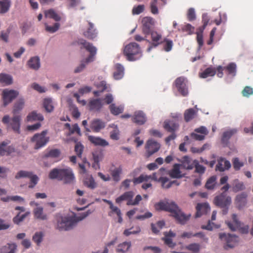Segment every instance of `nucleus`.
Returning a JSON list of instances; mask_svg holds the SVG:
<instances>
[{"instance_id": "f257e3e1", "label": "nucleus", "mask_w": 253, "mask_h": 253, "mask_svg": "<svg viewBox=\"0 0 253 253\" xmlns=\"http://www.w3.org/2000/svg\"><path fill=\"white\" fill-rule=\"evenodd\" d=\"M155 208L157 210L165 211L171 213L178 222L184 224L189 219L190 214H184L173 202H160L155 204Z\"/></svg>"}, {"instance_id": "f03ea898", "label": "nucleus", "mask_w": 253, "mask_h": 253, "mask_svg": "<svg viewBox=\"0 0 253 253\" xmlns=\"http://www.w3.org/2000/svg\"><path fill=\"white\" fill-rule=\"evenodd\" d=\"M91 212L89 211L78 216H70L58 213L56 215V229L60 231H67L72 229L78 222L88 216Z\"/></svg>"}, {"instance_id": "7ed1b4c3", "label": "nucleus", "mask_w": 253, "mask_h": 253, "mask_svg": "<svg viewBox=\"0 0 253 253\" xmlns=\"http://www.w3.org/2000/svg\"><path fill=\"white\" fill-rule=\"evenodd\" d=\"M77 43L81 46V49H85L89 52L90 54L85 60L82 61L81 64L75 69L74 72L75 73L82 72L85 68L86 64L93 61L97 52L96 48L92 43L87 42L83 39H79L77 41Z\"/></svg>"}, {"instance_id": "20e7f679", "label": "nucleus", "mask_w": 253, "mask_h": 253, "mask_svg": "<svg viewBox=\"0 0 253 253\" xmlns=\"http://www.w3.org/2000/svg\"><path fill=\"white\" fill-rule=\"evenodd\" d=\"M48 177L50 179H57L63 181L65 184L72 183L75 176L71 169H52L49 173Z\"/></svg>"}, {"instance_id": "39448f33", "label": "nucleus", "mask_w": 253, "mask_h": 253, "mask_svg": "<svg viewBox=\"0 0 253 253\" xmlns=\"http://www.w3.org/2000/svg\"><path fill=\"white\" fill-rule=\"evenodd\" d=\"M124 54L129 61H134L140 59L142 54L139 45L135 42H130L124 49Z\"/></svg>"}, {"instance_id": "423d86ee", "label": "nucleus", "mask_w": 253, "mask_h": 253, "mask_svg": "<svg viewBox=\"0 0 253 253\" xmlns=\"http://www.w3.org/2000/svg\"><path fill=\"white\" fill-rule=\"evenodd\" d=\"M21 117L15 115L10 118L8 115H5L2 119V122L6 125L7 129H12L14 132L20 133Z\"/></svg>"}, {"instance_id": "0eeeda50", "label": "nucleus", "mask_w": 253, "mask_h": 253, "mask_svg": "<svg viewBox=\"0 0 253 253\" xmlns=\"http://www.w3.org/2000/svg\"><path fill=\"white\" fill-rule=\"evenodd\" d=\"M214 203L216 206L222 209V213L225 215L228 212L229 207L231 203V198L225 193L222 192L214 198Z\"/></svg>"}, {"instance_id": "6e6552de", "label": "nucleus", "mask_w": 253, "mask_h": 253, "mask_svg": "<svg viewBox=\"0 0 253 253\" xmlns=\"http://www.w3.org/2000/svg\"><path fill=\"white\" fill-rule=\"evenodd\" d=\"M150 40H146V41L149 43V45L147 49V52H150L154 48L161 45L164 42V38L161 33L156 31H152L150 34Z\"/></svg>"}, {"instance_id": "1a4fd4ad", "label": "nucleus", "mask_w": 253, "mask_h": 253, "mask_svg": "<svg viewBox=\"0 0 253 253\" xmlns=\"http://www.w3.org/2000/svg\"><path fill=\"white\" fill-rule=\"evenodd\" d=\"M47 130H43L40 133L35 134L31 138V141L34 143V149L38 150L44 146L49 141V138L46 137Z\"/></svg>"}, {"instance_id": "9d476101", "label": "nucleus", "mask_w": 253, "mask_h": 253, "mask_svg": "<svg viewBox=\"0 0 253 253\" xmlns=\"http://www.w3.org/2000/svg\"><path fill=\"white\" fill-rule=\"evenodd\" d=\"M219 237L221 241L226 243L225 249H227V248H234L239 242L238 237L235 235L224 233H220Z\"/></svg>"}, {"instance_id": "9b49d317", "label": "nucleus", "mask_w": 253, "mask_h": 253, "mask_svg": "<svg viewBox=\"0 0 253 253\" xmlns=\"http://www.w3.org/2000/svg\"><path fill=\"white\" fill-rule=\"evenodd\" d=\"M141 23L142 33L146 38H148L149 34L153 31L155 20L151 17H144L142 19Z\"/></svg>"}, {"instance_id": "f8f14e48", "label": "nucleus", "mask_w": 253, "mask_h": 253, "mask_svg": "<svg viewBox=\"0 0 253 253\" xmlns=\"http://www.w3.org/2000/svg\"><path fill=\"white\" fill-rule=\"evenodd\" d=\"M175 87L180 94L185 96L188 94L187 81L183 77L177 78L174 82Z\"/></svg>"}, {"instance_id": "ddd939ff", "label": "nucleus", "mask_w": 253, "mask_h": 253, "mask_svg": "<svg viewBox=\"0 0 253 253\" xmlns=\"http://www.w3.org/2000/svg\"><path fill=\"white\" fill-rule=\"evenodd\" d=\"M160 143L153 139H149L146 144V156L147 158L157 152L160 149Z\"/></svg>"}, {"instance_id": "4468645a", "label": "nucleus", "mask_w": 253, "mask_h": 253, "mask_svg": "<svg viewBox=\"0 0 253 253\" xmlns=\"http://www.w3.org/2000/svg\"><path fill=\"white\" fill-rule=\"evenodd\" d=\"M139 171L140 169H135L130 173V176L133 177L132 181L134 185H137L145 182H149L151 178V175H148L144 174H142L139 176L136 177L135 176Z\"/></svg>"}, {"instance_id": "2eb2a0df", "label": "nucleus", "mask_w": 253, "mask_h": 253, "mask_svg": "<svg viewBox=\"0 0 253 253\" xmlns=\"http://www.w3.org/2000/svg\"><path fill=\"white\" fill-rule=\"evenodd\" d=\"M18 95V92L14 90L4 89L2 91V99L4 106L10 103Z\"/></svg>"}, {"instance_id": "dca6fc26", "label": "nucleus", "mask_w": 253, "mask_h": 253, "mask_svg": "<svg viewBox=\"0 0 253 253\" xmlns=\"http://www.w3.org/2000/svg\"><path fill=\"white\" fill-rule=\"evenodd\" d=\"M232 221H226L225 222L228 228L233 231L237 230L241 226L242 223L239 220L237 215L235 213L232 214Z\"/></svg>"}, {"instance_id": "f3484780", "label": "nucleus", "mask_w": 253, "mask_h": 253, "mask_svg": "<svg viewBox=\"0 0 253 253\" xmlns=\"http://www.w3.org/2000/svg\"><path fill=\"white\" fill-rule=\"evenodd\" d=\"M102 100L100 98L90 99L88 103L89 110L92 111H99L103 106Z\"/></svg>"}, {"instance_id": "a211bd4d", "label": "nucleus", "mask_w": 253, "mask_h": 253, "mask_svg": "<svg viewBox=\"0 0 253 253\" xmlns=\"http://www.w3.org/2000/svg\"><path fill=\"white\" fill-rule=\"evenodd\" d=\"M231 168V164L228 160L224 158L220 157L217 160V164L216 166L215 170L222 172L229 169Z\"/></svg>"}, {"instance_id": "6ab92c4d", "label": "nucleus", "mask_w": 253, "mask_h": 253, "mask_svg": "<svg viewBox=\"0 0 253 253\" xmlns=\"http://www.w3.org/2000/svg\"><path fill=\"white\" fill-rule=\"evenodd\" d=\"M134 195V193L132 191L125 192L120 196L116 199V202L117 204H120L124 201H126V205L130 206L128 203L131 200Z\"/></svg>"}, {"instance_id": "aec40b11", "label": "nucleus", "mask_w": 253, "mask_h": 253, "mask_svg": "<svg viewBox=\"0 0 253 253\" xmlns=\"http://www.w3.org/2000/svg\"><path fill=\"white\" fill-rule=\"evenodd\" d=\"M196 217H199L202 214H206L210 211V207L207 203H198L196 206Z\"/></svg>"}, {"instance_id": "412c9836", "label": "nucleus", "mask_w": 253, "mask_h": 253, "mask_svg": "<svg viewBox=\"0 0 253 253\" xmlns=\"http://www.w3.org/2000/svg\"><path fill=\"white\" fill-rule=\"evenodd\" d=\"M105 126V123L98 119L92 120L90 126L91 129L95 132H99L101 129L104 128Z\"/></svg>"}, {"instance_id": "4be33fe9", "label": "nucleus", "mask_w": 253, "mask_h": 253, "mask_svg": "<svg viewBox=\"0 0 253 253\" xmlns=\"http://www.w3.org/2000/svg\"><path fill=\"white\" fill-rule=\"evenodd\" d=\"M247 195L245 193H242L236 196L235 203L238 209L243 208L247 204Z\"/></svg>"}, {"instance_id": "5701e85b", "label": "nucleus", "mask_w": 253, "mask_h": 253, "mask_svg": "<svg viewBox=\"0 0 253 253\" xmlns=\"http://www.w3.org/2000/svg\"><path fill=\"white\" fill-rule=\"evenodd\" d=\"M110 172L113 181L118 182L121 180V175L123 172V169L121 166L111 169Z\"/></svg>"}, {"instance_id": "b1692460", "label": "nucleus", "mask_w": 253, "mask_h": 253, "mask_svg": "<svg viewBox=\"0 0 253 253\" xmlns=\"http://www.w3.org/2000/svg\"><path fill=\"white\" fill-rule=\"evenodd\" d=\"M180 165L175 164L173 166L172 169L169 171V174L170 177L173 178H180L184 176L180 170Z\"/></svg>"}, {"instance_id": "393cba45", "label": "nucleus", "mask_w": 253, "mask_h": 253, "mask_svg": "<svg viewBox=\"0 0 253 253\" xmlns=\"http://www.w3.org/2000/svg\"><path fill=\"white\" fill-rule=\"evenodd\" d=\"M89 27L86 31L83 33L84 36L88 39L93 40L97 36V32L94 28V25L90 22L88 23Z\"/></svg>"}, {"instance_id": "a878e982", "label": "nucleus", "mask_w": 253, "mask_h": 253, "mask_svg": "<svg viewBox=\"0 0 253 253\" xmlns=\"http://www.w3.org/2000/svg\"><path fill=\"white\" fill-rule=\"evenodd\" d=\"M238 130L236 128H233L223 133L221 138V142L222 144L227 145L229 143V140L234 134L237 132Z\"/></svg>"}, {"instance_id": "bb28decb", "label": "nucleus", "mask_w": 253, "mask_h": 253, "mask_svg": "<svg viewBox=\"0 0 253 253\" xmlns=\"http://www.w3.org/2000/svg\"><path fill=\"white\" fill-rule=\"evenodd\" d=\"M88 140L96 146H106L109 145V143L105 139L99 137H95L92 135L88 136Z\"/></svg>"}, {"instance_id": "cd10ccee", "label": "nucleus", "mask_w": 253, "mask_h": 253, "mask_svg": "<svg viewBox=\"0 0 253 253\" xmlns=\"http://www.w3.org/2000/svg\"><path fill=\"white\" fill-rule=\"evenodd\" d=\"M164 127L168 132L173 133L179 127V125L172 121H166L164 123Z\"/></svg>"}, {"instance_id": "c85d7f7f", "label": "nucleus", "mask_w": 253, "mask_h": 253, "mask_svg": "<svg viewBox=\"0 0 253 253\" xmlns=\"http://www.w3.org/2000/svg\"><path fill=\"white\" fill-rule=\"evenodd\" d=\"M132 121L135 124L141 125L146 122V117L143 112L139 111L135 112L132 117Z\"/></svg>"}, {"instance_id": "c756f323", "label": "nucleus", "mask_w": 253, "mask_h": 253, "mask_svg": "<svg viewBox=\"0 0 253 253\" xmlns=\"http://www.w3.org/2000/svg\"><path fill=\"white\" fill-rule=\"evenodd\" d=\"M197 110L194 108L186 110L184 113V119L186 122H189L195 118L197 114Z\"/></svg>"}, {"instance_id": "7c9ffc66", "label": "nucleus", "mask_w": 253, "mask_h": 253, "mask_svg": "<svg viewBox=\"0 0 253 253\" xmlns=\"http://www.w3.org/2000/svg\"><path fill=\"white\" fill-rule=\"evenodd\" d=\"M17 246L15 243H7L0 248V253H15Z\"/></svg>"}, {"instance_id": "2f4dec72", "label": "nucleus", "mask_w": 253, "mask_h": 253, "mask_svg": "<svg viewBox=\"0 0 253 253\" xmlns=\"http://www.w3.org/2000/svg\"><path fill=\"white\" fill-rule=\"evenodd\" d=\"M115 71L114 72V78L116 80H120L123 78L124 74V67L120 64L115 65Z\"/></svg>"}, {"instance_id": "473e14b6", "label": "nucleus", "mask_w": 253, "mask_h": 253, "mask_svg": "<svg viewBox=\"0 0 253 253\" xmlns=\"http://www.w3.org/2000/svg\"><path fill=\"white\" fill-rule=\"evenodd\" d=\"M26 120L28 122L42 121L43 120V116L41 114L37 113L36 111H33L28 115Z\"/></svg>"}, {"instance_id": "72a5a7b5", "label": "nucleus", "mask_w": 253, "mask_h": 253, "mask_svg": "<svg viewBox=\"0 0 253 253\" xmlns=\"http://www.w3.org/2000/svg\"><path fill=\"white\" fill-rule=\"evenodd\" d=\"M61 151L58 149H51L47 150L45 152L43 157L44 158H57L60 156Z\"/></svg>"}, {"instance_id": "f704fd0d", "label": "nucleus", "mask_w": 253, "mask_h": 253, "mask_svg": "<svg viewBox=\"0 0 253 253\" xmlns=\"http://www.w3.org/2000/svg\"><path fill=\"white\" fill-rule=\"evenodd\" d=\"M216 71L215 69L212 67H209L206 69L203 72L199 74V76L201 78H207L208 77L214 76Z\"/></svg>"}, {"instance_id": "c9c22d12", "label": "nucleus", "mask_w": 253, "mask_h": 253, "mask_svg": "<svg viewBox=\"0 0 253 253\" xmlns=\"http://www.w3.org/2000/svg\"><path fill=\"white\" fill-rule=\"evenodd\" d=\"M194 161L192 162L188 157L185 156L183 158V161L180 165V167L186 169H192L194 168Z\"/></svg>"}, {"instance_id": "e433bc0d", "label": "nucleus", "mask_w": 253, "mask_h": 253, "mask_svg": "<svg viewBox=\"0 0 253 253\" xmlns=\"http://www.w3.org/2000/svg\"><path fill=\"white\" fill-rule=\"evenodd\" d=\"M10 5V0H0V13H5L7 12L9 10Z\"/></svg>"}, {"instance_id": "4c0bfd02", "label": "nucleus", "mask_w": 253, "mask_h": 253, "mask_svg": "<svg viewBox=\"0 0 253 253\" xmlns=\"http://www.w3.org/2000/svg\"><path fill=\"white\" fill-rule=\"evenodd\" d=\"M29 67L34 70H38L40 66V59L38 57L31 58L28 62Z\"/></svg>"}, {"instance_id": "58836bf2", "label": "nucleus", "mask_w": 253, "mask_h": 253, "mask_svg": "<svg viewBox=\"0 0 253 253\" xmlns=\"http://www.w3.org/2000/svg\"><path fill=\"white\" fill-rule=\"evenodd\" d=\"M44 14L46 17L52 18L55 21H59L61 20V17L52 9L45 11Z\"/></svg>"}, {"instance_id": "ea45409f", "label": "nucleus", "mask_w": 253, "mask_h": 253, "mask_svg": "<svg viewBox=\"0 0 253 253\" xmlns=\"http://www.w3.org/2000/svg\"><path fill=\"white\" fill-rule=\"evenodd\" d=\"M165 225V223L163 220L158 221L156 224L151 223V229L153 233L154 234H158Z\"/></svg>"}, {"instance_id": "a19ab883", "label": "nucleus", "mask_w": 253, "mask_h": 253, "mask_svg": "<svg viewBox=\"0 0 253 253\" xmlns=\"http://www.w3.org/2000/svg\"><path fill=\"white\" fill-rule=\"evenodd\" d=\"M245 186L242 182H240L238 179H235L233 181V185L232 187V190L234 192H237L245 189Z\"/></svg>"}, {"instance_id": "79ce46f5", "label": "nucleus", "mask_w": 253, "mask_h": 253, "mask_svg": "<svg viewBox=\"0 0 253 253\" xmlns=\"http://www.w3.org/2000/svg\"><path fill=\"white\" fill-rule=\"evenodd\" d=\"M111 113L114 115H118L122 113L124 111V107L122 105L116 106L115 104H111L109 106Z\"/></svg>"}, {"instance_id": "37998d69", "label": "nucleus", "mask_w": 253, "mask_h": 253, "mask_svg": "<svg viewBox=\"0 0 253 253\" xmlns=\"http://www.w3.org/2000/svg\"><path fill=\"white\" fill-rule=\"evenodd\" d=\"M34 216L36 218L45 220L47 217L45 214L43 213V208L42 207H37L34 210Z\"/></svg>"}, {"instance_id": "c03bdc74", "label": "nucleus", "mask_w": 253, "mask_h": 253, "mask_svg": "<svg viewBox=\"0 0 253 253\" xmlns=\"http://www.w3.org/2000/svg\"><path fill=\"white\" fill-rule=\"evenodd\" d=\"M141 228L139 226L132 227L129 229H126L124 231V235L128 236L131 234H137L140 232Z\"/></svg>"}, {"instance_id": "a18cd8bd", "label": "nucleus", "mask_w": 253, "mask_h": 253, "mask_svg": "<svg viewBox=\"0 0 253 253\" xmlns=\"http://www.w3.org/2000/svg\"><path fill=\"white\" fill-rule=\"evenodd\" d=\"M24 101L23 99H20L15 103L13 109V113L14 115L18 113L24 107Z\"/></svg>"}, {"instance_id": "49530a36", "label": "nucleus", "mask_w": 253, "mask_h": 253, "mask_svg": "<svg viewBox=\"0 0 253 253\" xmlns=\"http://www.w3.org/2000/svg\"><path fill=\"white\" fill-rule=\"evenodd\" d=\"M7 143L5 142H2L0 144V156L9 155L11 151L10 150V147H7Z\"/></svg>"}, {"instance_id": "de8ad7c7", "label": "nucleus", "mask_w": 253, "mask_h": 253, "mask_svg": "<svg viewBox=\"0 0 253 253\" xmlns=\"http://www.w3.org/2000/svg\"><path fill=\"white\" fill-rule=\"evenodd\" d=\"M0 83L6 85L10 84L12 83V78L9 75L1 73L0 74Z\"/></svg>"}, {"instance_id": "09e8293b", "label": "nucleus", "mask_w": 253, "mask_h": 253, "mask_svg": "<svg viewBox=\"0 0 253 253\" xmlns=\"http://www.w3.org/2000/svg\"><path fill=\"white\" fill-rule=\"evenodd\" d=\"M131 246L130 242H125L122 244H120L118 245L117 249L118 252H122L125 253L126 252Z\"/></svg>"}, {"instance_id": "8fccbe9b", "label": "nucleus", "mask_w": 253, "mask_h": 253, "mask_svg": "<svg viewBox=\"0 0 253 253\" xmlns=\"http://www.w3.org/2000/svg\"><path fill=\"white\" fill-rule=\"evenodd\" d=\"M163 49L166 52L170 51L173 47V43L172 40L164 38L163 42Z\"/></svg>"}, {"instance_id": "3c124183", "label": "nucleus", "mask_w": 253, "mask_h": 253, "mask_svg": "<svg viewBox=\"0 0 253 253\" xmlns=\"http://www.w3.org/2000/svg\"><path fill=\"white\" fill-rule=\"evenodd\" d=\"M224 70H226L228 75L235 76L236 71V65L234 63H231L224 67Z\"/></svg>"}, {"instance_id": "603ef678", "label": "nucleus", "mask_w": 253, "mask_h": 253, "mask_svg": "<svg viewBox=\"0 0 253 253\" xmlns=\"http://www.w3.org/2000/svg\"><path fill=\"white\" fill-rule=\"evenodd\" d=\"M43 107L47 112H51L54 109L52 102L51 99L45 98L43 101Z\"/></svg>"}, {"instance_id": "864d4df0", "label": "nucleus", "mask_w": 253, "mask_h": 253, "mask_svg": "<svg viewBox=\"0 0 253 253\" xmlns=\"http://www.w3.org/2000/svg\"><path fill=\"white\" fill-rule=\"evenodd\" d=\"M84 184L87 187L93 189L96 187V184L92 176L86 178L84 181Z\"/></svg>"}, {"instance_id": "5fc2aeb1", "label": "nucleus", "mask_w": 253, "mask_h": 253, "mask_svg": "<svg viewBox=\"0 0 253 253\" xmlns=\"http://www.w3.org/2000/svg\"><path fill=\"white\" fill-rule=\"evenodd\" d=\"M185 248L194 253H198L200 250L201 246L198 243H192L186 246Z\"/></svg>"}, {"instance_id": "6e6d98bb", "label": "nucleus", "mask_w": 253, "mask_h": 253, "mask_svg": "<svg viewBox=\"0 0 253 253\" xmlns=\"http://www.w3.org/2000/svg\"><path fill=\"white\" fill-rule=\"evenodd\" d=\"M216 177L215 176H211L207 181L205 187L208 189H213L216 183Z\"/></svg>"}, {"instance_id": "4d7b16f0", "label": "nucleus", "mask_w": 253, "mask_h": 253, "mask_svg": "<svg viewBox=\"0 0 253 253\" xmlns=\"http://www.w3.org/2000/svg\"><path fill=\"white\" fill-rule=\"evenodd\" d=\"M43 237L42 232H37L33 236V241L35 242L37 245H39L42 242Z\"/></svg>"}, {"instance_id": "13d9d810", "label": "nucleus", "mask_w": 253, "mask_h": 253, "mask_svg": "<svg viewBox=\"0 0 253 253\" xmlns=\"http://www.w3.org/2000/svg\"><path fill=\"white\" fill-rule=\"evenodd\" d=\"M30 212L27 211L25 212L24 214L20 215V213H18L13 218V221L14 223L16 224H19L21 222H22L29 214Z\"/></svg>"}, {"instance_id": "bf43d9fd", "label": "nucleus", "mask_w": 253, "mask_h": 253, "mask_svg": "<svg viewBox=\"0 0 253 253\" xmlns=\"http://www.w3.org/2000/svg\"><path fill=\"white\" fill-rule=\"evenodd\" d=\"M30 179V183L29 184V188H33L38 183L39 178L37 175L31 174V176L29 177Z\"/></svg>"}, {"instance_id": "052dcab7", "label": "nucleus", "mask_w": 253, "mask_h": 253, "mask_svg": "<svg viewBox=\"0 0 253 253\" xmlns=\"http://www.w3.org/2000/svg\"><path fill=\"white\" fill-rule=\"evenodd\" d=\"M194 167L195 168V172L199 174H203L206 170V168L199 164L197 160L194 161Z\"/></svg>"}, {"instance_id": "680f3d73", "label": "nucleus", "mask_w": 253, "mask_h": 253, "mask_svg": "<svg viewBox=\"0 0 253 253\" xmlns=\"http://www.w3.org/2000/svg\"><path fill=\"white\" fill-rule=\"evenodd\" d=\"M84 147L81 142H77L75 146V151L77 155L81 158Z\"/></svg>"}, {"instance_id": "e2e57ef3", "label": "nucleus", "mask_w": 253, "mask_h": 253, "mask_svg": "<svg viewBox=\"0 0 253 253\" xmlns=\"http://www.w3.org/2000/svg\"><path fill=\"white\" fill-rule=\"evenodd\" d=\"M32 173L31 171H28L25 170H20L17 172L16 175L15 176V178L17 179L23 178V177H29L31 176V174Z\"/></svg>"}, {"instance_id": "0e129e2a", "label": "nucleus", "mask_w": 253, "mask_h": 253, "mask_svg": "<svg viewBox=\"0 0 253 253\" xmlns=\"http://www.w3.org/2000/svg\"><path fill=\"white\" fill-rule=\"evenodd\" d=\"M60 27V24L55 23L53 26H48L45 24V30L50 33H53L57 31Z\"/></svg>"}, {"instance_id": "69168bd1", "label": "nucleus", "mask_w": 253, "mask_h": 253, "mask_svg": "<svg viewBox=\"0 0 253 253\" xmlns=\"http://www.w3.org/2000/svg\"><path fill=\"white\" fill-rule=\"evenodd\" d=\"M234 169L236 170H239L241 168L244 166L243 162H240L238 158H235L232 160Z\"/></svg>"}, {"instance_id": "338daca9", "label": "nucleus", "mask_w": 253, "mask_h": 253, "mask_svg": "<svg viewBox=\"0 0 253 253\" xmlns=\"http://www.w3.org/2000/svg\"><path fill=\"white\" fill-rule=\"evenodd\" d=\"M144 8L145 6L144 5H138L134 6L132 10V14L133 15H138L143 12Z\"/></svg>"}, {"instance_id": "774afa93", "label": "nucleus", "mask_w": 253, "mask_h": 253, "mask_svg": "<svg viewBox=\"0 0 253 253\" xmlns=\"http://www.w3.org/2000/svg\"><path fill=\"white\" fill-rule=\"evenodd\" d=\"M243 96L248 97L253 94V88L249 86H246L242 91Z\"/></svg>"}]
</instances>
